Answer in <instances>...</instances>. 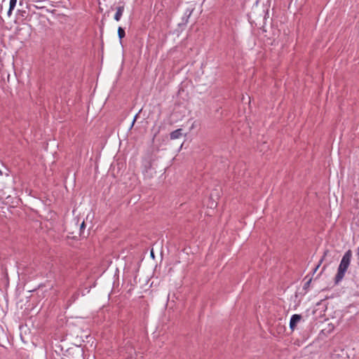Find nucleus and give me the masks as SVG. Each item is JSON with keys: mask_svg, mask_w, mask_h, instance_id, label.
<instances>
[{"mask_svg": "<svg viewBox=\"0 0 359 359\" xmlns=\"http://www.w3.org/2000/svg\"><path fill=\"white\" fill-rule=\"evenodd\" d=\"M137 115H136V116H135V118H134V119H133V123H132V126H131V127H133V125H134V123H135V121H136V118H137Z\"/></svg>", "mask_w": 359, "mask_h": 359, "instance_id": "14", "label": "nucleus"}, {"mask_svg": "<svg viewBox=\"0 0 359 359\" xmlns=\"http://www.w3.org/2000/svg\"><path fill=\"white\" fill-rule=\"evenodd\" d=\"M3 172L1 170H0V175H2Z\"/></svg>", "mask_w": 359, "mask_h": 359, "instance_id": "17", "label": "nucleus"}, {"mask_svg": "<svg viewBox=\"0 0 359 359\" xmlns=\"http://www.w3.org/2000/svg\"><path fill=\"white\" fill-rule=\"evenodd\" d=\"M311 280H312V278H310L304 285L303 286V289L305 290V292H307V290H309V286H310V284L311 283Z\"/></svg>", "mask_w": 359, "mask_h": 359, "instance_id": "10", "label": "nucleus"}, {"mask_svg": "<svg viewBox=\"0 0 359 359\" xmlns=\"http://www.w3.org/2000/svg\"><path fill=\"white\" fill-rule=\"evenodd\" d=\"M16 3H17V0H10L9 8H8V15H11L13 10L14 9V8L16 6Z\"/></svg>", "mask_w": 359, "mask_h": 359, "instance_id": "7", "label": "nucleus"}, {"mask_svg": "<svg viewBox=\"0 0 359 359\" xmlns=\"http://www.w3.org/2000/svg\"><path fill=\"white\" fill-rule=\"evenodd\" d=\"M303 319L301 314H294L291 316L290 320V329L293 332L297 326V324L300 323Z\"/></svg>", "mask_w": 359, "mask_h": 359, "instance_id": "2", "label": "nucleus"}, {"mask_svg": "<svg viewBox=\"0 0 359 359\" xmlns=\"http://www.w3.org/2000/svg\"><path fill=\"white\" fill-rule=\"evenodd\" d=\"M325 268H326V265L323 266V267L322 269V271L320 273L319 275H320L323 273V271L325 269Z\"/></svg>", "mask_w": 359, "mask_h": 359, "instance_id": "16", "label": "nucleus"}, {"mask_svg": "<svg viewBox=\"0 0 359 359\" xmlns=\"http://www.w3.org/2000/svg\"><path fill=\"white\" fill-rule=\"evenodd\" d=\"M182 129L178 128L172 132L170 133V137L171 140H175L178 139L182 137Z\"/></svg>", "mask_w": 359, "mask_h": 359, "instance_id": "4", "label": "nucleus"}, {"mask_svg": "<svg viewBox=\"0 0 359 359\" xmlns=\"http://www.w3.org/2000/svg\"><path fill=\"white\" fill-rule=\"evenodd\" d=\"M356 255H357V257H358V259L359 260V245H358V248L357 249Z\"/></svg>", "mask_w": 359, "mask_h": 359, "instance_id": "15", "label": "nucleus"}, {"mask_svg": "<svg viewBox=\"0 0 359 359\" xmlns=\"http://www.w3.org/2000/svg\"><path fill=\"white\" fill-rule=\"evenodd\" d=\"M329 252H330V250L328 249H326V250H324L323 255L321 259L319 261L320 264L323 263V262L325 260L326 256L329 254Z\"/></svg>", "mask_w": 359, "mask_h": 359, "instance_id": "11", "label": "nucleus"}, {"mask_svg": "<svg viewBox=\"0 0 359 359\" xmlns=\"http://www.w3.org/2000/svg\"><path fill=\"white\" fill-rule=\"evenodd\" d=\"M118 38L120 39V41L121 42L122 39L125 37L126 36V32H125V30L123 27H118Z\"/></svg>", "mask_w": 359, "mask_h": 359, "instance_id": "9", "label": "nucleus"}, {"mask_svg": "<svg viewBox=\"0 0 359 359\" xmlns=\"http://www.w3.org/2000/svg\"><path fill=\"white\" fill-rule=\"evenodd\" d=\"M85 228H86V224H85V222H83L80 225V233H79L80 236H81L83 238H86L89 234L88 233L85 234V233H84Z\"/></svg>", "mask_w": 359, "mask_h": 359, "instance_id": "8", "label": "nucleus"}, {"mask_svg": "<svg viewBox=\"0 0 359 359\" xmlns=\"http://www.w3.org/2000/svg\"><path fill=\"white\" fill-rule=\"evenodd\" d=\"M39 15V14L37 13H36L35 11H33L31 14H30V18H32V17H34V16H37Z\"/></svg>", "mask_w": 359, "mask_h": 359, "instance_id": "13", "label": "nucleus"}, {"mask_svg": "<svg viewBox=\"0 0 359 359\" xmlns=\"http://www.w3.org/2000/svg\"><path fill=\"white\" fill-rule=\"evenodd\" d=\"M192 11L187 10L184 15L182 18V22L179 23V26L186 25L188 22V20L191 14Z\"/></svg>", "mask_w": 359, "mask_h": 359, "instance_id": "5", "label": "nucleus"}, {"mask_svg": "<svg viewBox=\"0 0 359 359\" xmlns=\"http://www.w3.org/2000/svg\"><path fill=\"white\" fill-rule=\"evenodd\" d=\"M320 265H321V264H320V262H319L318 264H317V266L313 269V273H315L317 271V270L318 269V268L320 267Z\"/></svg>", "mask_w": 359, "mask_h": 359, "instance_id": "12", "label": "nucleus"}, {"mask_svg": "<svg viewBox=\"0 0 359 359\" xmlns=\"http://www.w3.org/2000/svg\"><path fill=\"white\" fill-rule=\"evenodd\" d=\"M351 258L352 251L349 249L343 255L340 264L338 266L337 272L334 279V285L339 284V283L341 282L344 278L346 272L350 266Z\"/></svg>", "mask_w": 359, "mask_h": 359, "instance_id": "1", "label": "nucleus"}, {"mask_svg": "<svg viewBox=\"0 0 359 359\" xmlns=\"http://www.w3.org/2000/svg\"><path fill=\"white\" fill-rule=\"evenodd\" d=\"M28 1L36 3V4L33 5L35 8L43 9L46 8V4L48 0H28Z\"/></svg>", "mask_w": 359, "mask_h": 359, "instance_id": "3", "label": "nucleus"}, {"mask_svg": "<svg viewBox=\"0 0 359 359\" xmlns=\"http://www.w3.org/2000/svg\"><path fill=\"white\" fill-rule=\"evenodd\" d=\"M123 11H124V6H118L117 8H116V13H115V15H114V20L116 21H119L122 15H123Z\"/></svg>", "mask_w": 359, "mask_h": 359, "instance_id": "6", "label": "nucleus"}]
</instances>
